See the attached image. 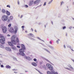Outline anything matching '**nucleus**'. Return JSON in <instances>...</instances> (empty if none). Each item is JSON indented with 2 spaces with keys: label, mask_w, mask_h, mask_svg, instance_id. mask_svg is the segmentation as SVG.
<instances>
[{
  "label": "nucleus",
  "mask_w": 74,
  "mask_h": 74,
  "mask_svg": "<svg viewBox=\"0 0 74 74\" xmlns=\"http://www.w3.org/2000/svg\"><path fill=\"white\" fill-rule=\"evenodd\" d=\"M71 60H72V61H73L74 62V60L73 59H71Z\"/></svg>",
  "instance_id": "57"
},
{
  "label": "nucleus",
  "mask_w": 74,
  "mask_h": 74,
  "mask_svg": "<svg viewBox=\"0 0 74 74\" xmlns=\"http://www.w3.org/2000/svg\"><path fill=\"white\" fill-rule=\"evenodd\" d=\"M34 3V1L33 0L30 1L29 2V6H32Z\"/></svg>",
  "instance_id": "10"
},
{
  "label": "nucleus",
  "mask_w": 74,
  "mask_h": 74,
  "mask_svg": "<svg viewBox=\"0 0 74 74\" xmlns=\"http://www.w3.org/2000/svg\"><path fill=\"white\" fill-rule=\"evenodd\" d=\"M0 48H4V46L3 45L0 44Z\"/></svg>",
  "instance_id": "21"
},
{
  "label": "nucleus",
  "mask_w": 74,
  "mask_h": 74,
  "mask_svg": "<svg viewBox=\"0 0 74 74\" xmlns=\"http://www.w3.org/2000/svg\"><path fill=\"white\" fill-rule=\"evenodd\" d=\"M16 47L18 48H21V47H20L19 46H17Z\"/></svg>",
  "instance_id": "41"
},
{
  "label": "nucleus",
  "mask_w": 74,
  "mask_h": 74,
  "mask_svg": "<svg viewBox=\"0 0 74 74\" xmlns=\"http://www.w3.org/2000/svg\"><path fill=\"white\" fill-rule=\"evenodd\" d=\"M72 4H73V5H74V2H72Z\"/></svg>",
  "instance_id": "60"
},
{
  "label": "nucleus",
  "mask_w": 74,
  "mask_h": 74,
  "mask_svg": "<svg viewBox=\"0 0 74 74\" xmlns=\"http://www.w3.org/2000/svg\"><path fill=\"white\" fill-rule=\"evenodd\" d=\"M43 49H44L45 51H47V52H48L49 53H51V52H50V51L48 50V49H47L43 48Z\"/></svg>",
  "instance_id": "16"
},
{
  "label": "nucleus",
  "mask_w": 74,
  "mask_h": 74,
  "mask_svg": "<svg viewBox=\"0 0 74 74\" xmlns=\"http://www.w3.org/2000/svg\"><path fill=\"white\" fill-rule=\"evenodd\" d=\"M64 48H66V45H64Z\"/></svg>",
  "instance_id": "51"
},
{
  "label": "nucleus",
  "mask_w": 74,
  "mask_h": 74,
  "mask_svg": "<svg viewBox=\"0 0 74 74\" xmlns=\"http://www.w3.org/2000/svg\"><path fill=\"white\" fill-rule=\"evenodd\" d=\"M7 30V29L5 27H4L2 28V31L3 33H6Z\"/></svg>",
  "instance_id": "9"
},
{
  "label": "nucleus",
  "mask_w": 74,
  "mask_h": 74,
  "mask_svg": "<svg viewBox=\"0 0 74 74\" xmlns=\"http://www.w3.org/2000/svg\"><path fill=\"white\" fill-rule=\"evenodd\" d=\"M59 41H60V39H58V40L56 41V42L58 44H59Z\"/></svg>",
  "instance_id": "27"
},
{
  "label": "nucleus",
  "mask_w": 74,
  "mask_h": 74,
  "mask_svg": "<svg viewBox=\"0 0 74 74\" xmlns=\"http://www.w3.org/2000/svg\"><path fill=\"white\" fill-rule=\"evenodd\" d=\"M46 66L47 69L49 70L53 68V66L51 65H50L49 64H47Z\"/></svg>",
  "instance_id": "6"
},
{
  "label": "nucleus",
  "mask_w": 74,
  "mask_h": 74,
  "mask_svg": "<svg viewBox=\"0 0 74 74\" xmlns=\"http://www.w3.org/2000/svg\"><path fill=\"white\" fill-rule=\"evenodd\" d=\"M25 50L23 49H20L19 52L20 53V55H21V56H24L25 55V53H23L25 51Z\"/></svg>",
  "instance_id": "3"
},
{
  "label": "nucleus",
  "mask_w": 74,
  "mask_h": 74,
  "mask_svg": "<svg viewBox=\"0 0 74 74\" xmlns=\"http://www.w3.org/2000/svg\"><path fill=\"white\" fill-rule=\"evenodd\" d=\"M18 27H15V30L14 31V29L13 27H9L8 28V30L9 32L10 33H13L14 32V34H16L17 33V31H18Z\"/></svg>",
  "instance_id": "2"
},
{
  "label": "nucleus",
  "mask_w": 74,
  "mask_h": 74,
  "mask_svg": "<svg viewBox=\"0 0 74 74\" xmlns=\"http://www.w3.org/2000/svg\"><path fill=\"white\" fill-rule=\"evenodd\" d=\"M29 38L31 40H35V39H34V38H32L31 37H29Z\"/></svg>",
  "instance_id": "31"
},
{
  "label": "nucleus",
  "mask_w": 74,
  "mask_h": 74,
  "mask_svg": "<svg viewBox=\"0 0 74 74\" xmlns=\"http://www.w3.org/2000/svg\"><path fill=\"white\" fill-rule=\"evenodd\" d=\"M42 67L44 68V70H46L47 69H46V66H45V65H43Z\"/></svg>",
  "instance_id": "25"
},
{
  "label": "nucleus",
  "mask_w": 74,
  "mask_h": 74,
  "mask_svg": "<svg viewBox=\"0 0 74 74\" xmlns=\"http://www.w3.org/2000/svg\"><path fill=\"white\" fill-rule=\"evenodd\" d=\"M29 35H28V36H30L31 37H33L34 38H35V36H34V35L31 34L30 33L29 34Z\"/></svg>",
  "instance_id": "15"
},
{
  "label": "nucleus",
  "mask_w": 74,
  "mask_h": 74,
  "mask_svg": "<svg viewBox=\"0 0 74 74\" xmlns=\"http://www.w3.org/2000/svg\"><path fill=\"white\" fill-rule=\"evenodd\" d=\"M24 27H25L24 26H23L21 27V28L23 29H24Z\"/></svg>",
  "instance_id": "49"
},
{
  "label": "nucleus",
  "mask_w": 74,
  "mask_h": 74,
  "mask_svg": "<svg viewBox=\"0 0 74 74\" xmlns=\"http://www.w3.org/2000/svg\"><path fill=\"white\" fill-rule=\"evenodd\" d=\"M4 37V36H1V34H0V38H1V39L2 38V37Z\"/></svg>",
  "instance_id": "37"
},
{
  "label": "nucleus",
  "mask_w": 74,
  "mask_h": 74,
  "mask_svg": "<svg viewBox=\"0 0 74 74\" xmlns=\"http://www.w3.org/2000/svg\"><path fill=\"white\" fill-rule=\"evenodd\" d=\"M43 5L44 6H45V5H46V2H45L44 3Z\"/></svg>",
  "instance_id": "42"
},
{
  "label": "nucleus",
  "mask_w": 74,
  "mask_h": 74,
  "mask_svg": "<svg viewBox=\"0 0 74 74\" xmlns=\"http://www.w3.org/2000/svg\"><path fill=\"white\" fill-rule=\"evenodd\" d=\"M37 38H38V39L39 40H41V39H40V37H37Z\"/></svg>",
  "instance_id": "47"
},
{
  "label": "nucleus",
  "mask_w": 74,
  "mask_h": 74,
  "mask_svg": "<svg viewBox=\"0 0 74 74\" xmlns=\"http://www.w3.org/2000/svg\"><path fill=\"white\" fill-rule=\"evenodd\" d=\"M69 48L70 49H71V51H74L73 50V48H72V47H69Z\"/></svg>",
  "instance_id": "33"
},
{
  "label": "nucleus",
  "mask_w": 74,
  "mask_h": 74,
  "mask_svg": "<svg viewBox=\"0 0 74 74\" xmlns=\"http://www.w3.org/2000/svg\"><path fill=\"white\" fill-rule=\"evenodd\" d=\"M21 48L22 49H26V48H25V45L23 44H21Z\"/></svg>",
  "instance_id": "14"
},
{
  "label": "nucleus",
  "mask_w": 74,
  "mask_h": 74,
  "mask_svg": "<svg viewBox=\"0 0 74 74\" xmlns=\"http://www.w3.org/2000/svg\"><path fill=\"white\" fill-rule=\"evenodd\" d=\"M18 18H19V17H20V14H18Z\"/></svg>",
  "instance_id": "55"
},
{
  "label": "nucleus",
  "mask_w": 74,
  "mask_h": 74,
  "mask_svg": "<svg viewBox=\"0 0 74 74\" xmlns=\"http://www.w3.org/2000/svg\"><path fill=\"white\" fill-rule=\"evenodd\" d=\"M15 38H16V39ZM11 42H8V44H9V45H10V46L13 47L14 45L12 44H16L17 42H18V43H19V39H18V38H16V37H15V36H13L11 37Z\"/></svg>",
  "instance_id": "1"
},
{
  "label": "nucleus",
  "mask_w": 74,
  "mask_h": 74,
  "mask_svg": "<svg viewBox=\"0 0 74 74\" xmlns=\"http://www.w3.org/2000/svg\"><path fill=\"white\" fill-rule=\"evenodd\" d=\"M13 19V17L12 16H10L8 21H11V20H12Z\"/></svg>",
  "instance_id": "20"
},
{
  "label": "nucleus",
  "mask_w": 74,
  "mask_h": 74,
  "mask_svg": "<svg viewBox=\"0 0 74 74\" xmlns=\"http://www.w3.org/2000/svg\"><path fill=\"white\" fill-rule=\"evenodd\" d=\"M52 1H53V0H51V1H49L48 3V4H51V3H52Z\"/></svg>",
  "instance_id": "28"
},
{
  "label": "nucleus",
  "mask_w": 74,
  "mask_h": 74,
  "mask_svg": "<svg viewBox=\"0 0 74 74\" xmlns=\"http://www.w3.org/2000/svg\"><path fill=\"white\" fill-rule=\"evenodd\" d=\"M69 9H68L67 10H66V11H69Z\"/></svg>",
  "instance_id": "63"
},
{
  "label": "nucleus",
  "mask_w": 74,
  "mask_h": 74,
  "mask_svg": "<svg viewBox=\"0 0 74 74\" xmlns=\"http://www.w3.org/2000/svg\"><path fill=\"white\" fill-rule=\"evenodd\" d=\"M46 60L47 61V62H49V63H51V64H52V63L50 61H49V60H48V59H46Z\"/></svg>",
  "instance_id": "32"
},
{
  "label": "nucleus",
  "mask_w": 74,
  "mask_h": 74,
  "mask_svg": "<svg viewBox=\"0 0 74 74\" xmlns=\"http://www.w3.org/2000/svg\"><path fill=\"white\" fill-rule=\"evenodd\" d=\"M17 3L18 5H19L20 3H19V0H18L17 1Z\"/></svg>",
  "instance_id": "39"
},
{
  "label": "nucleus",
  "mask_w": 74,
  "mask_h": 74,
  "mask_svg": "<svg viewBox=\"0 0 74 74\" xmlns=\"http://www.w3.org/2000/svg\"><path fill=\"white\" fill-rule=\"evenodd\" d=\"M2 12H3V13H5V12H6L5 10L4 9H2Z\"/></svg>",
  "instance_id": "24"
},
{
  "label": "nucleus",
  "mask_w": 74,
  "mask_h": 74,
  "mask_svg": "<svg viewBox=\"0 0 74 74\" xmlns=\"http://www.w3.org/2000/svg\"><path fill=\"white\" fill-rule=\"evenodd\" d=\"M6 7H9V8H11V7L10 6V5H7Z\"/></svg>",
  "instance_id": "36"
},
{
  "label": "nucleus",
  "mask_w": 74,
  "mask_h": 74,
  "mask_svg": "<svg viewBox=\"0 0 74 74\" xmlns=\"http://www.w3.org/2000/svg\"><path fill=\"white\" fill-rule=\"evenodd\" d=\"M8 19V16L5 15H3L2 17V19L3 21H6Z\"/></svg>",
  "instance_id": "5"
},
{
  "label": "nucleus",
  "mask_w": 74,
  "mask_h": 74,
  "mask_svg": "<svg viewBox=\"0 0 74 74\" xmlns=\"http://www.w3.org/2000/svg\"><path fill=\"white\" fill-rule=\"evenodd\" d=\"M66 28V26H64L62 27V29L63 30H64Z\"/></svg>",
  "instance_id": "35"
},
{
  "label": "nucleus",
  "mask_w": 74,
  "mask_h": 74,
  "mask_svg": "<svg viewBox=\"0 0 74 74\" xmlns=\"http://www.w3.org/2000/svg\"><path fill=\"white\" fill-rule=\"evenodd\" d=\"M51 23L52 25H53V21H51Z\"/></svg>",
  "instance_id": "59"
},
{
  "label": "nucleus",
  "mask_w": 74,
  "mask_h": 74,
  "mask_svg": "<svg viewBox=\"0 0 74 74\" xmlns=\"http://www.w3.org/2000/svg\"><path fill=\"white\" fill-rule=\"evenodd\" d=\"M6 12L8 15H10V13L8 11H6Z\"/></svg>",
  "instance_id": "19"
},
{
  "label": "nucleus",
  "mask_w": 74,
  "mask_h": 74,
  "mask_svg": "<svg viewBox=\"0 0 74 74\" xmlns=\"http://www.w3.org/2000/svg\"><path fill=\"white\" fill-rule=\"evenodd\" d=\"M17 55H20V52L19 53H17Z\"/></svg>",
  "instance_id": "52"
},
{
  "label": "nucleus",
  "mask_w": 74,
  "mask_h": 74,
  "mask_svg": "<svg viewBox=\"0 0 74 74\" xmlns=\"http://www.w3.org/2000/svg\"><path fill=\"white\" fill-rule=\"evenodd\" d=\"M5 38L4 37H2V38L0 39V42L2 44H4L5 42Z\"/></svg>",
  "instance_id": "7"
},
{
  "label": "nucleus",
  "mask_w": 74,
  "mask_h": 74,
  "mask_svg": "<svg viewBox=\"0 0 74 74\" xmlns=\"http://www.w3.org/2000/svg\"><path fill=\"white\" fill-rule=\"evenodd\" d=\"M14 60H15L16 61V60H17L16 58H14Z\"/></svg>",
  "instance_id": "46"
},
{
  "label": "nucleus",
  "mask_w": 74,
  "mask_h": 74,
  "mask_svg": "<svg viewBox=\"0 0 74 74\" xmlns=\"http://www.w3.org/2000/svg\"><path fill=\"white\" fill-rule=\"evenodd\" d=\"M32 65H33V66H37V64H36V63L35 62L32 63Z\"/></svg>",
  "instance_id": "18"
},
{
  "label": "nucleus",
  "mask_w": 74,
  "mask_h": 74,
  "mask_svg": "<svg viewBox=\"0 0 74 74\" xmlns=\"http://www.w3.org/2000/svg\"><path fill=\"white\" fill-rule=\"evenodd\" d=\"M67 66H68V67H69L70 68H71V69H70V68H65V69H67V70H69V71H74V68H73V67H72L71 65L69 64Z\"/></svg>",
  "instance_id": "4"
},
{
  "label": "nucleus",
  "mask_w": 74,
  "mask_h": 74,
  "mask_svg": "<svg viewBox=\"0 0 74 74\" xmlns=\"http://www.w3.org/2000/svg\"><path fill=\"white\" fill-rule=\"evenodd\" d=\"M67 47H70V46H69V45H67Z\"/></svg>",
  "instance_id": "58"
},
{
  "label": "nucleus",
  "mask_w": 74,
  "mask_h": 74,
  "mask_svg": "<svg viewBox=\"0 0 74 74\" xmlns=\"http://www.w3.org/2000/svg\"><path fill=\"white\" fill-rule=\"evenodd\" d=\"M64 4V2L63 1H62L60 2V6H62V4Z\"/></svg>",
  "instance_id": "26"
},
{
  "label": "nucleus",
  "mask_w": 74,
  "mask_h": 74,
  "mask_svg": "<svg viewBox=\"0 0 74 74\" xmlns=\"http://www.w3.org/2000/svg\"><path fill=\"white\" fill-rule=\"evenodd\" d=\"M54 74H58V73L57 72H55Z\"/></svg>",
  "instance_id": "48"
},
{
  "label": "nucleus",
  "mask_w": 74,
  "mask_h": 74,
  "mask_svg": "<svg viewBox=\"0 0 74 74\" xmlns=\"http://www.w3.org/2000/svg\"><path fill=\"white\" fill-rule=\"evenodd\" d=\"M47 74H52L51 73V72L49 71H47Z\"/></svg>",
  "instance_id": "29"
},
{
  "label": "nucleus",
  "mask_w": 74,
  "mask_h": 74,
  "mask_svg": "<svg viewBox=\"0 0 74 74\" xmlns=\"http://www.w3.org/2000/svg\"><path fill=\"white\" fill-rule=\"evenodd\" d=\"M41 1L40 0H36L34 2V4H37L40 3Z\"/></svg>",
  "instance_id": "11"
},
{
  "label": "nucleus",
  "mask_w": 74,
  "mask_h": 74,
  "mask_svg": "<svg viewBox=\"0 0 74 74\" xmlns=\"http://www.w3.org/2000/svg\"><path fill=\"white\" fill-rule=\"evenodd\" d=\"M7 69H10L11 68V66L8 65H7L6 66Z\"/></svg>",
  "instance_id": "23"
},
{
  "label": "nucleus",
  "mask_w": 74,
  "mask_h": 74,
  "mask_svg": "<svg viewBox=\"0 0 74 74\" xmlns=\"http://www.w3.org/2000/svg\"><path fill=\"white\" fill-rule=\"evenodd\" d=\"M11 24H10L8 25V27H11Z\"/></svg>",
  "instance_id": "38"
},
{
  "label": "nucleus",
  "mask_w": 74,
  "mask_h": 74,
  "mask_svg": "<svg viewBox=\"0 0 74 74\" xmlns=\"http://www.w3.org/2000/svg\"><path fill=\"white\" fill-rule=\"evenodd\" d=\"M40 44H42V45L44 47V46H45V45H44L42 43H40Z\"/></svg>",
  "instance_id": "45"
},
{
  "label": "nucleus",
  "mask_w": 74,
  "mask_h": 74,
  "mask_svg": "<svg viewBox=\"0 0 74 74\" xmlns=\"http://www.w3.org/2000/svg\"><path fill=\"white\" fill-rule=\"evenodd\" d=\"M72 19L74 21V18H72Z\"/></svg>",
  "instance_id": "64"
},
{
  "label": "nucleus",
  "mask_w": 74,
  "mask_h": 74,
  "mask_svg": "<svg viewBox=\"0 0 74 74\" xmlns=\"http://www.w3.org/2000/svg\"><path fill=\"white\" fill-rule=\"evenodd\" d=\"M14 73H16H16H17L18 72H14Z\"/></svg>",
  "instance_id": "61"
},
{
  "label": "nucleus",
  "mask_w": 74,
  "mask_h": 74,
  "mask_svg": "<svg viewBox=\"0 0 74 74\" xmlns=\"http://www.w3.org/2000/svg\"><path fill=\"white\" fill-rule=\"evenodd\" d=\"M12 49L13 50H16V48L15 46L12 47Z\"/></svg>",
  "instance_id": "22"
},
{
  "label": "nucleus",
  "mask_w": 74,
  "mask_h": 74,
  "mask_svg": "<svg viewBox=\"0 0 74 74\" xmlns=\"http://www.w3.org/2000/svg\"><path fill=\"white\" fill-rule=\"evenodd\" d=\"M23 15H21L20 16L21 18H22V17H23Z\"/></svg>",
  "instance_id": "50"
},
{
  "label": "nucleus",
  "mask_w": 74,
  "mask_h": 74,
  "mask_svg": "<svg viewBox=\"0 0 74 74\" xmlns=\"http://www.w3.org/2000/svg\"><path fill=\"white\" fill-rule=\"evenodd\" d=\"M36 70L37 71H38V72L40 74H42V73H41V72H40V71H39L37 69H36Z\"/></svg>",
  "instance_id": "30"
},
{
  "label": "nucleus",
  "mask_w": 74,
  "mask_h": 74,
  "mask_svg": "<svg viewBox=\"0 0 74 74\" xmlns=\"http://www.w3.org/2000/svg\"><path fill=\"white\" fill-rule=\"evenodd\" d=\"M7 36H8V37H10V35L8 34L7 35Z\"/></svg>",
  "instance_id": "56"
},
{
  "label": "nucleus",
  "mask_w": 74,
  "mask_h": 74,
  "mask_svg": "<svg viewBox=\"0 0 74 74\" xmlns=\"http://www.w3.org/2000/svg\"><path fill=\"white\" fill-rule=\"evenodd\" d=\"M0 63H2V61L1 60H0Z\"/></svg>",
  "instance_id": "62"
},
{
  "label": "nucleus",
  "mask_w": 74,
  "mask_h": 74,
  "mask_svg": "<svg viewBox=\"0 0 74 74\" xmlns=\"http://www.w3.org/2000/svg\"><path fill=\"white\" fill-rule=\"evenodd\" d=\"M34 60L35 62H36V61H37V59H36V58H34Z\"/></svg>",
  "instance_id": "40"
},
{
  "label": "nucleus",
  "mask_w": 74,
  "mask_h": 74,
  "mask_svg": "<svg viewBox=\"0 0 74 74\" xmlns=\"http://www.w3.org/2000/svg\"><path fill=\"white\" fill-rule=\"evenodd\" d=\"M1 67H4V66L3 65H1Z\"/></svg>",
  "instance_id": "44"
},
{
  "label": "nucleus",
  "mask_w": 74,
  "mask_h": 74,
  "mask_svg": "<svg viewBox=\"0 0 74 74\" xmlns=\"http://www.w3.org/2000/svg\"><path fill=\"white\" fill-rule=\"evenodd\" d=\"M40 41H43V42H45L43 40H42L41 39H40Z\"/></svg>",
  "instance_id": "53"
},
{
  "label": "nucleus",
  "mask_w": 74,
  "mask_h": 74,
  "mask_svg": "<svg viewBox=\"0 0 74 74\" xmlns=\"http://www.w3.org/2000/svg\"><path fill=\"white\" fill-rule=\"evenodd\" d=\"M24 7H25V8H28V7H29V6L27 5H25Z\"/></svg>",
  "instance_id": "34"
},
{
  "label": "nucleus",
  "mask_w": 74,
  "mask_h": 74,
  "mask_svg": "<svg viewBox=\"0 0 74 74\" xmlns=\"http://www.w3.org/2000/svg\"><path fill=\"white\" fill-rule=\"evenodd\" d=\"M24 58L25 59H27V60H32V58H31L30 57L24 56Z\"/></svg>",
  "instance_id": "8"
},
{
  "label": "nucleus",
  "mask_w": 74,
  "mask_h": 74,
  "mask_svg": "<svg viewBox=\"0 0 74 74\" xmlns=\"http://www.w3.org/2000/svg\"><path fill=\"white\" fill-rule=\"evenodd\" d=\"M48 46L50 48V49H54L53 47L49 45H48Z\"/></svg>",
  "instance_id": "17"
},
{
  "label": "nucleus",
  "mask_w": 74,
  "mask_h": 74,
  "mask_svg": "<svg viewBox=\"0 0 74 74\" xmlns=\"http://www.w3.org/2000/svg\"><path fill=\"white\" fill-rule=\"evenodd\" d=\"M52 41H50V44H52Z\"/></svg>",
  "instance_id": "54"
},
{
  "label": "nucleus",
  "mask_w": 74,
  "mask_h": 74,
  "mask_svg": "<svg viewBox=\"0 0 74 74\" xmlns=\"http://www.w3.org/2000/svg\"><path fill=\"white\" fill-rule=\"evenodd\" d=\"M31 30L32 32H33V31H34L33 29L32 28H31Z\"/></svg>",
  "instance_id": "43"
},
{
  "label": "nucleus",
  "mask_w": 74,
  "mask_h": 74,
  "mask_svg": "<svg viewBox=\"0 0 74 74\" xmlns=\"http://www.w3.org/2000/svg\"><path fill=\"white\" fill-rule=\"evenodd\" d=\"M5 49L8 51H9L10 52V51H11V49L9 47H6L5 48Z\"/></svg>",
  "instance_id": "12"
},
{
  "label": "nucleus",
  "mask_w": 74,
  "mask_h": 74,
  "mask_svg": "<svg viewBox=\"0 0 74 74\" xmlns=\"http://www.w3.org/2000/svg\"><path fill=\"white\" fill-rule=\"evenodd\" d=\"M51 72V74H55V71L53 70V68L52 69H51L50 70Z\"/></svg>",
  "instance_id": "13"
}]
</instances>
